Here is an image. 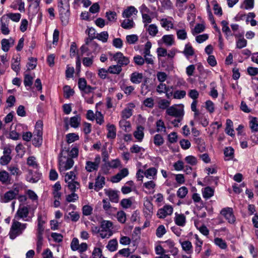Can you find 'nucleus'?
Segmentation results:
<instances>
[{"mask_svg": "<svg viewBox=\"0 0 258 258\" xmlns=\"http://www.w3.org/2000/svg\"><path fill=\"white\" fill-rule=\"evenodd\" d=\"M27 224L21 223L15 219L13 220L9 232V236L11 239H14L18 236L22 234L26 229Z\"/></svg>", "mask_w": 258, "mask_h": 258, "instance_id": "1", "label": "nucleus"}, {"mask_svg": "<svg viewBox=\"0 0 258 258\" xmlns=\"http://www.w3.org/2000/svg\"><path fill=\"white\" fill-rule=\"evenodd\" d=\"M108 54L111 57L110 60L116 61L117 64L120 65L121 68L127 66L130 62L129 57L124 56L121 52H117L115 53L109 52Z\"/></svg>", "mask_w": 258, "mask_h": 258, "instance_id": "2", "label": "nucleus"}, {"mask_svg": "<svg viewBox=\"0 0 258 258\" xmlns=\"http://www.w3.org/2000/svg\"><path fill=\"white\" fill-rule=\"evenodd\" d=\"M101 161V158L99 155H96L94 161H87L86 162L85 169L88 172H92L97 171L99 167Z\"/></svg>", "mask_w": 258, "mask_h": 258, "instance_id": "3", "label": "nucleus"}, {"mask_svg": "<svg viewBox=\"0 0 258 258\" xmlns=\"http://www.w3.org/2000/svg\"><path fill=\"white\" fill-rule=\"evenodd\" d=\"M61 153L59 154L58 160L60 172L64 171L71 169L74 164L73 159L71 158H68L66 161H63L62 157H60Z\"/></svg>", "mask_w": 258, "mask_h": 258, "instance_id": "4", "label": "nucleus"}, {"mask_svg": "<svg viewBox=\"0 0 258 258\" xmlns=\"http://www.w3.org/2000/svg\"><path fill=\"white\" fill-rule=\"evenodd\" d=\"M173 212V207L166 205L158 210L157 216L160 219H164L167 216L171 215Z\"/></svg>", "mask_w": 258, "mask_h": 258, "instance_id": "5", "label": "nucleus"}, {"mask_svg": "<svg viewBox=\"0 0 258 258\" xmlns=\"http://www.w3.org/2000/svg\"><path fill=\"white\" fill-rule=\"evenodd\" d=\"M228 222L233 224L235 221V217L233 214V209L231 208L227 207L223 208L220 212Z\"/></svg>", "mask_w": 258, "mask_h": 258, "instance_id": "6", "label": "nucleus"}, {"mask_svg": "<svg viewBox=\"0 0 258 258\" xmlns=\"http://www.w3.org/2000/svg\"><path fill=\"white\" fill-rule=\"evenodd\" d=\"M163 247L167 248L168 250L167 252H169L172 255L175 256L178 254V250L175 246V242L171 239H168L165 241H162Z\"/></svg>", "mask_w": 258, "mask_h": 258, "instance_id": "7", "label": "nucleus"}, {"mask_svg": "<svg viewBox=\"0 0 258 258\" xmlns=\"http://www.w3.org/2000/svg\"><path fill=\"white\" fill-rule=\"evenodd\" d=\"M78 87L81 91L86 94H88L95 90V88L90 85H87L85 79L81 78L78 80Z\"/></svg>", "mask_w": 258, "mask_h": 258, "instance_id": "8", "label": "nucleus"}, {"mask_svg": "<svg viewBox=\"0 0 258 258\" xmlns=\"http://www.w3.org/2000/svg\"><path fill=\"white\" fill-rule=\"evenodd\" d=\"M166 113L173 117L183 116L184 112L183 108L178 109L174 106L168 107L166 110Z\"/></svg>", "mask_w": 258, "mask_h": 258, "instance_id": "9", "label": "nucleus"}, {"mask_svg": "<svg viewBox=\"0 0 258 258\" xmlns=\"http://www.w3.org/2000/svg\"><path fill=\"white\" fill-rule=\"evenodd\" d=\"M28 214L29 209L27 207L24 206H20L16 213L15 218L18 220L20 219H24L28 217Z\"/></svg>", "mask_w": 258, "mask_h": 258, "instance_id": "10", "label": "nucleus"}, {"mask_svg": "<svg viewBox=\"0 0 258 258\" xmlns=\"http://www.w3.org/2000/svg\"><path fill=\"white\" fill-rule=\"evenodd\" d=\"M174 221L175 224L180 227H184L186 222V217L183 214L175 213Z\"/></svg>", "mask_w": 258, "mask_h": 258, "instance_id": "11", "label": "nucleus"}, {"mask_svg": "<svg viewBox=\"0 0 258 258\" xmlns=\"http://www.w3.org/2000/svg\"><path fill=\"white\" fill-rule=\"evenodd\" d=\"M105 177L101 175L100 173H98L97 177L95 179V183L94 185V189L98 191L102 189L105 185Z\"/></svg>", "mask_w": 258, "mask_h": 258, "instance_id": "12", "label": "nucleus"}, {"mask_svg": "<svg viewBox=\"0 0 258 258\" xmlns=\"http://www.w3.org/2000/svg\"><path fill=\"white\" fill-rule=\"evenodd\" d=\"M8 17L2 16L1 18V32L4 35H8L10 33V30L9 29V22L8 21Z\"/></svg>", "mask_w": 258, "mask_h": 258, "instance_id": "13", "label": "nucleus"}, {"mask_svg": "<svg viewBox=\"0 0 258 258\" xmlns=\"http://www.w3.org/2000/svg\"><path fill=\"white\" fill-rule=\"evenodd\" d=\"M11 153L10 149H5L4 155L1 157L0 164L2 165H7L11 160L12 157L10 156Z\"/></svg>", "mask_w": 258, "mask_h": 258, "instance_id": "14", "label": "nucleus"}, {"mask_svg": "<svg viewBox=\"0 0 258 258\" xmlns=\"http://www.w3.org/2000/svg\"><path fill=\"white\" fill-rule=\"evenodd\" d=\"M194 119L199 122L204 127L207 126L209 124V121L206 116L201 112L194 113Z\"/></svg>", "mask_w": 258, "mask_h": 258, "instance_id": "15", "label": "nucleus"}, {"mask_svg": "<svg viewBox=\"0 0 258 258\" xmlns=\"http://www.w3.org/2000/svg\"><path fill=\"white\" fill-rule=\"evenodd\" d=\"M138 12L137 9L135 7L130 6L123 11L122 16L123 18H129L133 15L136 16Z\"/></svg>", "mask_w": 258, "mask_h": 258, "instance_id": "16", "label": "nucleus"}, {"mask_svg": "<svg viewBox=\"0 0 258 258\" xmlns=\"http://www.w3.org/2000/svg\"><path fill=\"white\" fill-rule=\"evenodd\" d=\"M11 180V177L7 171L5 170H2L0 171V182L2 184H11L12 183Z\"/></svg>", "mask_w": 258, "mask_h": 258, "instance_id": "17", "label": "nucleus"}, {"mask_svg": "<svg viewBox=\"0 0 258 258\" xmlns=\"http://www.w3.org/2000/svg\"><path fill=\"white\" fill-rule=\"evenodd\" d=\"M143 78V74L142 73L135 72L131 75L130 80L133 83L138 84L142 82Z\"/></svg>", "mask_w": 258, "mask_h": 258, "instance_id": "18", "label": "nucleus"}, {"mask_svg": "<svg viewBox=\"0 0 258 258\" xmlns=\"http://www.w3.org/2000/svg\"><path fill=\"white\" fill-rule=\"evenodd\" d=\"M10 7L15 10L18 9L20 12L25 11V3L22 0H14Z\"/></svg>", "mask_w": 258, "mask_h": 258, "instance_id": "19", "label": "nucleus"}, {"mask_svg": "<svg viewBox=\"0 0 258 258\" xmlns=\"http://www.w3.org/2000/svg\"><path fill=\"white\" fill-rule=\"evenodd\" d=\"M182 249L185 251L187 254H191L193 252L192 245L191 242L189 240H185L180 242Z\"/></svg>", "mask_w": 258, "mask_h": 258, "instance_id": "20", "label": "nucleus"}, {"mask_svg": "<svg viewBox=\"0 0 258 258\" xmlns=\"http://www.w3.org/2000/svg\"><path fill=\"white\" fill-rule=\"evenodd\" d=\"M107 130L108 131L107 137L111 139H115L116 135L115 126L114 124H108L107 125Z\"/></svg>", "mask_w": 258, "mask_h": 258, "instance_id": "21", "label": "nucleus"}, {"mask_svg": "<svg viewBox=\"0 0 258 258\" xmlns=\"http://www.w3.org/2000/svg\"><path fill=\"white\" fill-rule=\"evenodd\" d=\"M8 170L10 171L11 175L15 176L16 180L18 181L19 176L22 174V171L16 166H10L8 167Z\"/></svg>", "mask_w": 258, "mask_h": 258, "instance_id": "22", "label": "nucleus"}, {"mask_svg": "<svg viewBox=\"0 0 258 258\" xmlns=\"http://www.w3.org/2000/svg\"><path fill=\"white\" fill-rule=\"evenodd\" d=\"M214 189L210 186L206 187L202 189V195L204 198L209 199L214 196Z\"/></svg>", "mask_w": 258, "mask_h": 258, "instance_id": "23", "label": "nucleus"}, {"mask_svg": "<svg viewBox=\"0 0 258 258\" xmlns=\"http://www.w3.org/2000/svg\"><path fill=\"white\" fill-rule=\"evenodd\" d=\"M3 17H8V21L10 22V20L13 22H18L21 18V14L20 13H9L7 14L4 15Z\"/></svg>", "mask_w": 258, "mask_h": 258, "instance_id": "24", "label": "nucleus"}, {"mask_svg": "<svg viewBox=\"0 0 258 258\" xmlns=\"http://www.w3.org/2000/svg\"><path fill=\"white\" fill-rule=\"evenodd\" d=\"M16 197L17 196L15 195L13 191L10 190L5 193L2 198V201L4 203H8L11 200L16 199Z\"/></svg>", "mask_w": 258, "mask_h": 258, "instance_id": "25", "label": "nucleus"}, {"mask_svg": "<svg viewBox=\"0 0 258 258\" xmlns=\"http://www.w3.org/2000/svg\"><path fill=\"white\" fill-rule=\"evenodd\" d=\"M120 25L124 29H131L135 26V23L133 19L127 18L124 20Z\"/></svg>", "mask_w": 258, "mask_h": 258, "instance_id": "26", "label": "nucleus"}, {"mask_svg": "<svg viewBox=\"0 0 258 258\" xmlns=\"http://www.w3.org/2000/svg\"><path fill=\"white\" fill-rule=\"evenodd\" d=\"M182 53L187 58L189 57V56H191L194 55V49L192 48L191 45L189 43H188L186 44H185L184 49Z\"/></svg>", "mask_w": 258, "mask_h": 258, "instance_id": "27", "label": "nucleus"}, {"mask_svg": "<svg viewBox=\"0 0 258 258\" xmlns=\"http://www.w3.org/2000/svg\"><path fill=\"white\" fill-rule=\"evenodd\" d=\"M109 198V200L113 203H118L119 200L118 195L116 191L109 190L105 192Z\"/></svg>", "mask_w": 258, "mask_h": 258, "instance_id": "28", "label": "nucleus"}, {"mask_svg": "<svg viewBox=\"0 0 258 258\" xmlns=\"http://www.w3.org/2000/svg\"><path fill=\"white\" fill-rule=\"evenodd\" d=\"M195 237L196 242L195 243V251L197 254H199L202 250V247L203 244V241L198 236V235L195 234Z\"/></svg>", "mask_w": 258, "mask_h": 258, "instance_id": "29", "label": "nucleus"}, {"mask_svg": "<svg viewBox=\"0 0 258 258\" xmlns=\"http://www.w3.org/2000/svg\"><path fill=\"white\" fill-rule=\"evenodd\" d=\"M144 127L142 126H139L137 127V130L134 133V137L139 142H141L144 138Z\"/></svg>", "mask_w": 258, "mask_h": 258, "instance_id": "30", "label": "nucleus"}, {"mask_svg": "<svg viewBox=\"0 0 258 258\" xmlns=\"http://www.w3.org/2000/svg\"><path fill=\"white\" fill-rule=\"evenodd\" d=\"M122 71V68L120 65L115 64L112 65L109 67L107 72L111 74H119Z\"/></svg>", "mask_w": 258, "mask_h": 258, "instance_id": "31", "label": "nucleus"}, {"mask_svg": "<svg viewBox=\"0 0 258 258\" xmlns=\"http://www.w3.org/2000/svg\"><path fill=\"white\" fill-rule=\"evenodd\" d=\"M234 149L231 147H226L224 150L226 160L232 159L234 157Z\"/></svg>", "mask_w": 258, "mask_h": 258, "instance_id": "32", "label": "nucleus"}, {"mask_svg": "<svg viewBox=\"0 0 258 258\" xmlns=\"http://www.w3.org/2000/svg\"><path fill=\"white\" fill-rule=\"evenodd\" d=\"M118 243L116 239H113L109 241L106 248L111 252L117 250Z\"/></svg>", "mask_w": 258, "mask_h": 258, "instance_id": "33", "label": "nucleus"}, {"mask_svg": "<svg viewBox=\"0 0 258 258\" xmlns=\"http://www.w3.org/2000/svg\"><path fill=\"white\" fill-rule=\"evenodd\" d=\"M233 127V122L230 119H228L226 120V127L225 128L226 133L230 136H232L234 135V130L232 128Z\"/></svg>", "mask_w": 258, "mask_h": 258, "instance_id": "34", "label": "nucleus"}, {"mask_svg": "<svg viewBox=\"0 0 258 258\" xmlns=\"http://www.w3.org/2000/svg\"><path fill=\"white\" fill-rule=\"evenodd\" d=\"M221 24L222 26V30L223 32H224L227 36H232V34L231 33L230 29L228 26V22L225 20H223Z\"/></svg>", "mask_w": 258, "mask_h": 258, "instance_id": "35", "label": "nucleus"}, {"mask_svg": "<svg viewBox=\"0 0 258 258\" xmlns=\"http://www.w3.org/2000/svg\"><path fill=\"white\" fill-rule=\"evenodd\" d=\"M162 39L163 42L168 46H171L174 43V37L173 35H165Z\"/></svg>", "mask_w": 258, "mask_h": 258, "instance_id": "36", "label": "nucleus"}, {"mask_svg": "<svg viewBox=\"0 0 258 258\" xmlns=\"http://www.w3.org/2000/svg\"><path fill=\"white\" fill-rule=\"evenodd\" d=\"M160 24L162 27L165 28L167 30H169V28H173V24L171 21L167 20L166 18H163L160 21Z\"/></svg>", "mask_w": 258, "mask_h": 258, "instance_id": "37", "label": "nucleus"}, {"mask_svg": "<svg viewBox=\"0 0 258 258\" xmlns=\"http://www.w3.org/2000/svg\"><path fill=\"white\" fill-rule=\"evenodd\" d=\"M63 4L62 0H59L58 3V7L59 15L61 19H62L63 17V14H64L65 16L66 17H68L69 16V10H66L63 7Z\"/></svg>", "mask_w": 258, "mask_h": 258, "instance_id": "38", "label": "nucleus"}, {"mask_svg": "<svg viewBox=\"0 0 258 258\" xmlns=\"http://www.w3.org/2000/svg\"><path fill=\"white\" fill-rule=\"evenodd\" d=\"M80 121L81 117L77 115L76 116L71 117L70 125L73 127H78L80 123Z\"/></svg>", "mask_w": 258, "mask_h": 258, "instance_id": "39", "label": "nucleus"}, {"mask_svg": "<svg viewBox=\"0 0 258 258\" xmlns=\"http://www.w3.org/2000/svg\"><path fill=\"white\" fill-rule=\"evenodd\" d=\"M254 7V0H245L240 6V8L245 10H251Z\"/></svg>", "mask_w": 258, "mask_h": 258, "instance_id": "40", "label": "nucleus"}, {"mask_svg": "<svg viewBox=\"0 0 258 258\" xmlns=\"http://www.w3.org/2000/svg\"><path fill=\"white\" fill-rule=\"evenodd\" d=\"M67 183V186L71 192H75L76 189H78L80 186V183L76 180L68 182Z\"/></svg>", "mask_w": 258, "mask_h": 258, "instance_id": "41", "label": "nucleus"}, {"mask_svg": "<svg viewBox=\"0 0 258 258\" xmlns=\"http://www.w3.org/2000/svg\"><path fill=\"white\" fill-rule=\"evenodd\" d=\"M13 62L11 64L12 69L15 72L18 73L20 70V58L17 57L16 58H13Z\"/></svg>", "mask_w": 258, "mask_h": 258, "instance_id": "42", "label": "nucleus"}, {"mask_svg": "<svg viewBox=\"0 0 258 258\" xmlns=\"http://www.w3.org/2000/svg\"><path fill=\"white\" fill-rule=\"evenodd\" d=\"M153 142L156 146H160L163 144L164 140L160 134H156L154 137Z\"/></svg>", "mask_w": 258, "mask_h": 258, "instance_id": "43", "label": "nucleus"}, {"mask_svg": "<svg viewBox=\"0 0 258 258\" xmlns=\"http://www.w3.org/2000/svg\"><path fill=\"white\" fill-rule=\"evenodd\" d=\"M157 170L155 167H151L146 170L144 172V175L147 178L152 176L154 179V176L156 175Z\"/></svg>", "mask_w": 258, "mask_h": 258, "instance_id": "44", "label": "nucleus"}, {"mask_svg": "<svg viewBox=\"0 0 258 258\" xmlns=\"http://www.w3.org/2000/svg\"><path fill=\"white\" fill-rule=\"evenodd\" d=\"M77 179L76 175L74 171L67 172L64 176V181L66 183L73 181Z\"/></svg>", "mask_w": 258, "mask_h": 258, "instance_id": "45", "label": "nucleus"}, {"mask_svg": "<svg viewBox=\"0 0 258 258\" xmlns=\"http://www.w3.org/2000/svg\"><path fill=\"white\" fill-rule=\"evenodd\" d=\"M188 192V189L185 186L180 187L177 191V196L180 198L183 199L185 197Z\"/></svg>", "mask_w": 258, "mask_h": 258, "instance_id": "46", "label": "nucleus"}, {"mask_svg": "<svg viewBox=\"0 0 258 258\" xmlns=\"http://www.w3.org/2000/svg\"><path fill=\"white\" fill-rule=\"evenodd\" d=\"M111 230L102 229L99 231V235L102 238H108L112 235Z\"/></svg>", "mask_w": 258, "mask_h": 258, "instance_id": "47", "label": "nucleus"}, {"mask_svg": "<svg viewBox=\"0 0 258 258\" xmlns=\"http://www.w3.org/2000/svg\"><path fill=\"white\" fill-rule=\"evenodd\" d=\"M67 141L68 143H72L79 139V137L75 133H69L66 135Z\"/></svg>", "mask_w": 258, "mask_h": 258, "instance_id": "48", "label": "nucleus"}, {"mask_svg": "<svg viewBox=\"0 0 258 258\" xmlns=\"http://www.w3.org/2000/svg\"><path fill=\"white\" fill-rule=\"evenodd\" d=\"M147 30L149 34L153 37L155 36L158 32V28L155 24H151L149 25Z\"/></svg>", "mask_w": 258, "mask_h": 258, "instance_id": "49", "label": "nucleus"}, {"mask_svg": "<svg viewBox=\"0 0 258 258\" xmlns=\"http://www.w3.org/2000/svg\"><path fill=\"white\" fill-rule=\"evenodd\" d=\"M64 97L66 98H69L74 94V91L69 86H65L63 87Z\"/></svg>", "mask_w": 258, "mask_h": 258, "instance_id": "50", "label": "nucleus"}, {"mask_svg": "<svg viewBox=\"0 0 258 258\" xmlns=\"http://www.w3.org/2000/svg\"><path fill=\"white\" fill-rule=\"evenodd\" d=\"M156 131L160 132L162 131L166 132V127L164 121L162 119L158 120L156 122Z\"/></svg>", "mask_w": 258, "mask_h": 258, "instance_id": "51", "label": "nucleus"}, {"mask_svg": "<svg viewBox=\"0 0 258 258\" xmlns=\"http://www.w3.org/2000/svg\"><path fill=\"white\" fill-rule=\"evenodd\" d=\"M214 242L216 245H218L222 249H226L227 247L226 242L220 238H215L214 239Z\"/></svg>", "mask_w": 258, "mask_h": 258, "instance_id": "52", "label": "nucleus"}, {"mask_svg": "<svg viewBox=\"0 0 258 258\" xmlns=\"http://www.w3.org/2000/svg\"><path fill=\"white\" fill-rule=\"evenodd\" d=\"M41 173L35 172L34 174L32 173L31 178L29 177L27 178V181L31 183H36L41 178Z\"/></svg>", "mask_w": 258, "mask_h": 258, "instance_id": "53", "label": "nucleus"}, {"mask_svg": "<svg viewBox=\"0 0 258 258\" xmlns=\"http://www.w3.org/2000/svg\"><path fill=\"white\" fill-rule=\"evenodd\" d=\"M116 218L118 222L124 223L126 221V214L123 211H119L116 214Z\"/></svg>", "mask_w": 258, "mask_h": 258, "instance_id": "54", "label": "nucleus"}, {"mask_svg": "<svg viewBox=\"0 0 258 258\" xmlns=\"http://www.w3.org/2000/svg\"><path fill=\"white\" fill-rule=\"evenodd\" d=\"M166 230L165 226L163 225H160L156 229V234L158 237L161 238L166 233Z\"/></svg>", "mask_w": 258, "mask_h": 258, "instance_id": "55", "label": "nucleus"}, {"mask_svg": "<svg viewBox=\"0 0 258 258\" xmlns=\"http://www.w3.org/2000/svg\"><path fill=\"white\" fill-rule=\"evenodd\" d=\"M96 38L101 41L102 42H106L108 38V34L106 31H103L98 34Z\"/></svg>", "mask_w": 258, "mask_h": 258, "instance_id": "56", "label": "nucleus"}, {"mask_svg": "<svg viewBox=\"0 0 258 258\" xmlns=\"http://www.w3.org/2000/svg\"><path fill=\"white\" fill-rule=\"evenodd\" d=\"M170 102L166 99H161L158 102V106L160 109H167L169 107Z\"/></svg>", "mask_w": 258, "mask_h": 258, "instance_id": "57", "label": "nucleus"}, {"mask_svg": "<svg viewBox=\"0 0 258 258\" xmlns=\"http://www.w3.org/2000/svg\"><path fill=\"white\" fill-rule=\"evenodd\" d=\"M184 160L187 163L189 164L191 166L196 165H197V164L198 163V160H197V158L192 155H189V156H186Z\"/></svg>", "mask_w": 258, "mask_h": 258, "instance_id": "58", "label": "nucleus"}, {"mask_svg": "<svg viewBox=\"0 0 258 258\" xmlns=\"http://www.w3.org/2000/svg\"><path fill=\"white\" fill-rule=\"evenodd\" d=\"M173 95L174 99H181L185 96L186 91L184 90H176L174 92Z\"/></svg>", "mask_w": 258, "mask_h": 258, "instance_id": "59", "label": "nucleus"}, {"mask_svg": "<svg viewBox=\"0 0 258 258\" xmlns=\"http://www.w3.org/2000/svg\"><path fill=\"white\" fill-rule=\"evenodd\" d=\"M135 63L139 66H143L145 63L144 58L140 55H136L133 58Z\"/></svg>", "mask_w": 258, "mask_h": 258, "instance_id": "60", "label": "nucleus"}, {"mask_svg": "<svg viewBox=\"0 0 258 258\" xmlns=\"http://www.w3.org/2000/svg\"><path fill=\"white\" fill-rule=\"evenodd\" d=\"M29 61L27 65L28 69L29 70L34 69L36 67L37 59L31 57L29 58Z\"/></svg>", "mask_w": 258, "mask_h": 258, "instance_id": "61", "label": "nucleus"}, {"mask_svg": "<svg viewBox=\"0 0 258 258\" xmlns=\"http://www.w3.org/2000/svg\"><path fill=\"white\" fill-rule=\"evenodd\" d=\"M33 78L29 75H25L24 79V84L25 87H31L33 84Z\"/></svg>", "mask_w": 258, "mask_h": 258, "instance_id": "62", "label": "nucleus"}, {"mask_svg": "<svg viewBox=\"0 0 258 258\" xmlns=\"http://www.w3.org/2000/svg\"><path fill=\"white\" fill-rule=\"evenodd\" d=\"M176 35L178 39L185 40L187 38V33L184 29L177 30Z\"/></svg>", "mask_w": 258, "mask_h": 258, "instance_id": "63", "label": "nucleus"}, {"mask_svg": "<svg viewBox=\"0 0 258 258\" xmlns=\"http://www.w3.org/2000/svg\"><path fill=\"white\" fill-rule=\"evenodd\" d=\"M250 128L252 131H258V120L256 117H253L250 122Z\"/></svg>", "mask_w": 258, "mask_h": 258, "instance_id": "64", "label": "nucleus"}]
</instances>
